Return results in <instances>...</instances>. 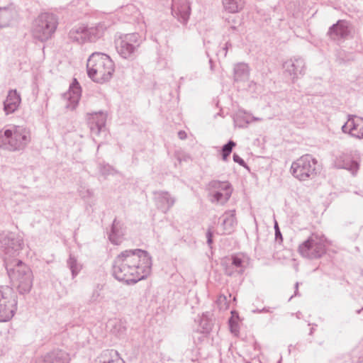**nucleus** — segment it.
I'll use <instances>...</instances> for the list:
<instances>
[{"label":"nucleus","instance_id":"473e14b6","mask_svg":"<svg viewBox=\"0 0 363 363\" xmlns=\"http://www.w3.org/2000/svg\"><path fill=\"white\" fill-rule=\"evenodd\" d=\"M236 145V143L230 140L226 144H225L221 149L222 159L224 161H227L228 157L232 152L233 148Z\"/></svg>","mask_w":363,"mask_h":363},{"label":"nucleus","instance_id":"4be33fe9","mask_svg":"<svg viewBox=\"0 0 363 363\" xmlns=\"http://www.w3.org/2000/svg\"><path fill=\"white\" fill-rule=\"evenodd\" d=\"M69 39L79 44L89 40L88 28L84 25L73 27L68 33Z\"/></svg>","mask_w":363,"mask_h":363},{"label":"nucleus","instance_id":"a211bd4d","mask_svg":"<svg viewBox=\"0 0 363 363\" xmlns=\"http://www.w3.org/2000/svg\"><path fill=\"white\" fill-rule=\"evenodd\" d=\"M350 30L347 22L343 20H339L336 23L331 26L328 30V35L334 40L346 38L349 35Z\"/></svg>","mask_w":363,"mask_h":363},{"label":"nucleus","instance_id":"aec40b11","mask_svg":"<svg viewBox=\"0 0 363 363\" xmlns=\"http://www.w3.org/2000/svg\"><path fill=\"white\" fill-rule=\"evenodd\" d=\"M334 165L338 169H345L354 175L359 167L357 162L350 160L349 157L345 154H342L336 157Z\"/></svg>","mask_w":363,"mask_h":363},{"label":"nucleus","instance_id":"f257e3e1","mask_svg":"<svg viewBox=\"0 0 363 363\" xmlns=\"http://www.w3.org/2000/svg\"><path fill=\"white\" fill-rule=\"evenodd\" d=\"M152 257L141 249L121 252L113 263V275L121 281L136 283L145 279L151 272Z\"/></svg>","mask_w":363,"mask_h":363},{"label":"nucleus","instance_id":"58836bf2","mask_svg":"<svg viewBox=\"0 0 363 363\" xmlns=\"http://www.w3.org/2000/svg\"><path fill=\"white\" fill-rule=\"evenodd\" d=\"M274 229H275L276 240H278L279 239H280L281 240H282V235H281V233L279 230V228L277 222H275V224H274Z\"/></svg>","mask_w":363,"mask_h":363},{"label":"nucleus","instance_id":"393cba45","mask_svg":"<svg viewBox=\"0 0 363 363\" xmlns=\"http://www.w3.org/2000/svg\"><path fill=\"white\" fill-rule=\"evenodd\" d=\"M221 218L223 219L222 226L223 228V233H230L236 224L235 211L225 212Z\"/></svg>","mask_w":363,"mask_h":363},{"label":"nucleus","instance_id":"3c124183","mask_svg":"<svg viewBox=\"0 0 363 363\" xmlns=\"http://www.w3.org/2000/svg\"><path fill=\"white\" fill-rule=\"evenodd\" d=\"M254 120H255V121H259V118H254Z\"/></svg>","mask_w":363,"mask_h":363},{"label":"nucleus","instance_id":"c756f323","mask_svg":"<svg viewBox=\"0 0 363 363\" xmlns=\"http://www.w3.org/2000/svg\"><path fill=\"white\" fill-rule=\"evenodd\" d=\"M106 29V26L104 23H98L95 27L88 28L89 40L95 41L98 38H101Z\"/></svg>","mask_w":363,"mask_h":363},{"label":"nucleus","instance_id":"4468645a","mask_svg":"<svg viewBox=\"0 0 363 363\" xmlns=\"http://www.w3.org/2000/svg\"><path fill=\"white\" fill-rule=\"evenodd\" d=\"M106 114L101 111L91 114L88 124L93 137L99 136L101 133L106 131Z\"/></svg>","mask_w":363,"mask_h":363},{"label":"nucleus","instance_id":"39448f33","mask_svg":"<svg viewBox=\"0 0 363 363\" xmlns=\"http://www.w3.org/2000/svg\"><path fill=\"white\" fill-rule=\"evenodd\" d=\"M58 25L57 16L51 13L39 14L32 26V33L35 39L45 42L52 38Z\"/></svg>","mask_w":363,"mask_h":363},{"label":"nucleus","instance_id":"ddd939ff","mask_svg":"<svg viewBox=\"0 0 363 363\" xmlns=\"http://www.w3.org/2000/svg\"><path fill=\"white\" fill-rule=\"evenodd\" d=\"M172 13L183 24H186L191 13V7L187 0H172Z\"/></svg>","mask_w":363,"mask_h":363},{"label":"nucleus","instance_id":"72a5a7b5","mask_svg":"<svg viewBox=\"0 0 363 363\" xmlns=\"http://www.w3.org/2000/svg\"><path fill=\"white\" fill-rule=\"evenodd\" d=\"M229 28L233 31L239 32L241 28V21L235 16L230 17L228 21Z\"/></svg>","mask_w":363,"mask_h":363},{"label":"nucleus","instance_id":"49530a36","mask_svg":"<svg viewBox=\"0 0 363 363\" xmlns=\"http://www.w3.org/2000/svg\"><path fill=\"white\" fill-rule=\"evenodd\" d=\"M359 362H363V355L362 357H359Z\"/></svg>","mask_w":363,"mask_h":363},{"label":"nucleus","instance_id":"f03ea898","mask_svg":"<svg viewBox=\"0 0 363 363\" xmlns=\"http://www.w3.org/2000/svg\"><path fill=\"white\" fill-rule=\"evenodd\" d=\"M88 76L97 83L108 81L114 72V63L106 54L93 53L86 64Z\"/></svg>","mask_w":363,"mask_h":363},{"label":"nucleus","instance_id":"f8f14e48","mask_svg":"<svg viewBox=\"0 0 363 363\" xmlns=\"http://www.w3.org/2000/svg\"><path fill=\"white\" fill-rule=\"evenodd\" d=\"M82 89L77 79H74L69 86L67 92L62 94V98L67 101L65 108L69 110H74L78 105L81 97Z\"/></svg>","mask_w":363,"mask_h":363},{"label":"nucleus","instance_id":"c85d7f7f","mask_svg":"<svg viewBox=\"0 0 363 363\" xmlns=\"http://www.w3.org/2000/svg\"><path fill=\"white\" fill-rule=\"evenodd\" d=\"M249 67L245 63H239L234 68V79L235 81H245L249 77Z\"/></svg>","mask_w":363,"mask_h":363},{"label":"nucleus","instance_id":"37998d69","mask_svg":"<svg viewBox=\"0 0 363 363\" xmlns=\"http://www.w3.org/2000/svg\"><path fill=\"white\" fill-rule=\"evenodd\" d=\"M228 45H230V44H229L228 43H227L225 44V47L223 48V50H225V56L227 54V50L228 48H229V46Z\"/></svg>","mask_w":363,"mask_h":363},{"label":"nucleus","instance_id":"b1692460","mask_svg":"<svg viewBox=\"0 0 363 363\" xmlns=\"http://www.w3.org/2000/svg\"><path fill=\"white\" fill-rule=\"evenodd\" d=\"M96 363H125L124 361L118 357L117 351L106 350L96 359Z\"/></svg>","mask_w":363,"mask_h":363},{"label":"nucleus","instance_id":"9b49d317","mask_svg":"<svg viewBox=\"0 0 363 363\" xmlns=\"http://www.w3.org/2000/svg\"><path fill=\"white\" fill-rule=\"evenodd\" d=\"M225 274L228 277L242 274L245 270L244 257L241 255H233L222 262Z\"/></svg>","mask_w":363,"mask_h":363},{"label":"nucleus","instance_id":"20e7f679","mask_svg":"<svg viewBox=\"0 0 363 363\" xmlns=\"http://www.w3.org/2000/svg\"><path fill=\"white\" fill-rule=\"evenodd\" d=\"M30 142L28 132L23 128L12 126L0 131V147L10 151L23 150Z\"/></svg>","mask_w":363,"mask_h":363},{"label":"nucleus","instance_id":"e433bc0d","mask_svg":"<svg viewBox=\"0 0 363 363\" xmlns=\"http://www.w3.org/2000/svg\"><path fill=\"white\" fill-rule=\"evenodd\" d=\"M79 194L83 199H89L94 196V192L89 189H82L79 190Z\"/></svg>","mask_w":363,"mask_h":363},{"label":"nucleus","instance_id":"423d86ee","mask_svg":"<svg viewBox=\"0 0 363 363\" xmlns=\"http://www.w3.org/2000/svg\"><path fill=\"white\" fill-rule=\"evenodd\" d=\"M141 43V36L137 33L121 35L115 40L117 52L121 57L128 60L135 58Z\"/></svg>","mask_w":363,"mask_h":363},{"label":"nucleus","instance_id":"603ef678","mask_svg":"<svg viewBox=\"0 0 363 363\" xmlns=\"http://www.w3.org/2000/svg\"><path fill=\"white\" fill-rule=\"evenodd\" d=\"M118 324V326L121 327V324L120 323H117Z\"/></svg>","mask_w":363,"mask_h":363},{"label":"nucleus","instance_id":"864d4df0","mask_svg":"<svg viewBox=\"0 0 363 363\" xmlns=\"http://www.w3.org/2000/svg\"><path fill=\"white\" fill-rule=\"evenodd\" d=\"M100 146H101V145L99 144V145H98L97 150H99V148L100 147Z\"/></svg>","mask_w":363,"mask_h":363},{"label":"nucleus","instance_id":"2f4dec72","mask_svg":"<svg viewBox=\"0 0 363 363\" xmlns=\"http://www.w3.org/2000/svg\"><path fill=\"white\" fill-rule=\"evenodd\" d=\"M67 266L71 270L72 278H74L82 269V265L77 262V259L72 255L67 262Z\"/></svg>","mask_w":363,"mask_h":363},{"label":"nucleus","instance_id":"dca6fc26","mask_svg":"<svg viewBox=\"0 0 363 363\" xmlns=\"http://www.w3.org/2000/svg\"><path fill=\"white\" fill-rule=\"evenodd\" d=\"M283 67L293 79L298 77V74H303L305 72V62L301 57L291 59L284 62Z\"/></svg>","mask_w":363,"mask_h":363},{"label":"nucleus","instance_id":"1a4fd4ad","mask_svg":"<svg viewBox=\"0 0 363 363\" xmlns=\"http://www.w3.org/2000/svg\"><path fill=\"white\" fill-rule=\"evenodd\" d=\"M17 309V301L13 294L12 289L0 286V322L11 319Z\"/></svg>","mask_w":363,"mask_h":363},{"label":"nucleus","instance_id":"4c0bfd02","mask_svg":"<svg viewBox=\"0 0 363 363\" xmlns=\"http://www.w3.org/2000/svg\"><path fill=\"white\" fill-rule=\"evenodd\" d=\"M233 157V161L235 162L238 163L240 166L247 167V166L246 163L245 162V161L243 160V159H242L238 155H237L236 153H234Z\"/></svg>","mask_w":363,"mask_h":363},{"label":"nucleus","instance_id":"412c9836","mask_svg":"<svg viewBox=\"0 0 363 363\" xmlns=\"http://www.w3.org/2000/svg\"><path fill=\"white\" fill-rule=\"evenodd\" d=\"M124 235L125 228L123 224L115 218L108 233L109 240L114 245H119L122 242Z\"/></svg>","mask_w":363,"mask_h":363},{"label":"nucleus","instance_id":"c03bdc74","mask_svg":"<svg viewBox=\"0 0 363 363\" xmlns=\"http://www.w3.org/2000/svg\"><path fill=\"white\" fill-rule=\"evenodd\" d=\"M298 282H296V286H295V287H296L295 295H296V296L297 295V293H298Z\"/></svg>","mask_w":363,"mask_h":363},{"label":"nucleus","instance_id":"7ed1b4c3","mask_svg":"<svg viewBox=\"0 0 363 363\" xmlns=\"http://www.w3.org/2000/svg\"><path fill=\"white\" fill-rule=\"evenodd\" d=\"M5 265L9 278L17 286L20 294L28 293L33 286L31 269L21 260L5 258Z\"/></svg>","mask_w":363,"mask_h":363},{"label":"nucleus","instance_id":"2eb2a0df","mask_svg":"<svg viewBox=\"0 0 363 363\" xmlns=\"http://www.w3.org/2000/svg\"><path fill=\"white\" fill-rule=\"evenodd\" d=\"M155 202L157 208L166 213L174 204L176 199L168 191H159L154 192Z\"/></svg>","mask_w":363,"mask_h":363},{"label":"nucleus","instance_id":"79ce46f5","mask_svg":"<svg viewBox=\"0 0 363 363\" xmlns=\"http://www.w3.org/2000/svg\"><path fill=\"white\" fill-rule=\"evenodd\" d=\"M218 301H226V297L225 296H223V295H221V296H219Z\"/></svg>","mask_w":363,"mask_h":363},{"label":"nucleus","instance_id":"0eeeda50","mask_svg":"<svg viewBox=\"0 0 363 363\" xmlns=\"http://www.w3.org/2000/svg\"><path fill=\"white\" fill-rule=\"evenodd\" d=\"M298 252L303 257L310 259L321 257L326 252V238L323 235L312 234L299 245Z\"/></svg>","mask_w":363,"mask_h":363},{"label":"nucleus","instance_id":"a878e982","mask_svg":"<svg viewBox=\"0 0 363 363\" xmlns=\"http://www.w3.org/2000/svg\"><path fill=\"white\" fill-rule=\"evenodd\" d=\"M351 136L357 139H363V118L352 115L350 128Z\"/></svg>","mask_w":363,"mask_h":363},{"label":"nucleus","instance_id":"7c9ffc66","mask_svg":"<svg viewBox=\"0 0 363 363\" xmlns=\"http://www.w3.org/2000/svg\"><path fill=\"white\" fill-rule=\"evenodd\" d=\"M208 189L211 191H225L232 189L231 185L228 182H220L218 180H213L208 184Z\"/></svg>","mask_w":363,"mask_h":363},{"label":"nucleus","instance_id":"a19ab883","mask_svg":"<svg viewBox=\"0 0 363 363\" xmlns=\"http://www.w3.org/2000/svg\"><path fill=\"white\" fill-rule=\"evenodd\" d=\"M178 137L181 139V140H184L187 137V135H186V133L184 131V130H179L178 132Z\"/></svg>","mask_w":363,"mask_h":363},{"label":"nucleus","instance_id":"f3484780","mask_svg":"<svg viewBox=\"0 0 363 363\" xmlns=\"http://www.w3.org/2000/svg\"><path fill=\"white\" fill-rule=\"evenodd\" d=\"M69 354L62 350H55L37 358L33 363H69Z\"/></svg>","mask_w":363,"mask_h":363},{"label":"nucleus","instance_id":"c9c22d12","mask_svg":"<svg viewBox=\"0 0 363 363\" xmlns=\"http://www.w3.org/2000/svg\"><path fill=\"white\" fill-rule=\"evenodd\" d=\"M352 121V115H348L347 122L342 126V131L344 133L349 134L350 136H351V132H352V130H350Z\"/></svg>","mask_w":363,"mask_h":363},{"label":"nucleus","instance_id":"de8ad7c7","mask_svg":"<svg viewBox=\"0 0 363 363\" xmlns=\"http://www.w3.org/2000/svg\"><path fill=\"white\" fill-rule=\"evenodd\" d=\"M253 312H254V313H255V312H258V313H260V312H262V311H261V310H259V309H257V311H253Z\"/></svg>","mask_w":363,"mask_h":363},{"label":"nucleus","instance_id":"f704fd0d","mask_svg":"<svg viewBox=\"0 0 363 363\" xmlns=\"http://www.w3.org/2000/svg\"><path fill=\"white\" fill-rule=\"evenodd\" d=\"M99 172L101 175L107 177L115 173V169L108 164H99Z\"/></svg>","mask_w":363,"mask_h":363},{"label":"nucleus","instance_id":"8fccbe9b","mask_svg":"<svg viewBox=\"0 0 363 363\" xmlns=\"http://www.w3.org/2000/svg\"><path fill=\"white\" fill-rule=\"evenodd\" d=\"M296 316H297V318H299V317H300L299 313H296Z\"/></svg>","mask_w":363,"mask_h":363},{"label":"nucleus","instance_id":"cd10ccee","mask_svg":"<svg viewBox=\"0 0 363 363\" xmlns=\"http://www.w3.org/2000/svg\"><path fill=\"white\" fill-rule=\"evenodd\" d=\"M245 0H223L225 10L230 13H237L242 10L245 6Z\"/></svg>","mask_w":363,"mask_h":363},{"label":"nucleus","instance_id":"6ab92c4d","mask_svg":"<svg viewBox=\"0 0 363 363\" xmlns=\"http://www.w3.org/2000/svg\"><path fill=\"white\" fill-rule=\"evenodd\" d=\"M21 96L17 91L16 89L10 90L4 102V110L6 112V114L8 115L13 113L16 111L21 104Z\"/></svg>","mask_w":363,"mask_h":363},{"label":"nucleus","instance_id":"bb28decb","mask_svg":"<svg viewBox=\"0 0 363 363\" xmlns=\"http://www.w3.org/2000/svg\"><path fill=\"white\" fill-rule=\"evenodd\" d=\"M233 189H228L225 191H215L210 193L211 196V201L212 203H218L225 204L230 198Z\"/></svg>","mask_w":363,"mask_h":363},{"label":"nucleus","instance_id":"a18cd8bd","mask_svg":"<svg viewBox=\"0 0 363 363\" xmlns=\"http://www.w3.org/2000/svg\"><path fill=\"white\" fill-rule=\"evenodd\" d=\"M262 312L263 313H268L269 312V310L266 308H263L262 310H261Z\"/></svg>","mask_w":363,"mask_h":363},{"label":"nucleus","instance_id":"ea45409f","mask_svg":"<svg viewBox=\"0 0 363 363\" xmlns=\"http://www.w3.org/2000/svg\"><path fill=\"white\" fill-rule=\"evenodd\" d=\"M206 238H207V243L208 245H211L213 242V233L211 230V229H208L206 233Z\"/></svg>","mask_w":363,"mask_h":363},{"label":"nucleus","instance_id":"09e8293b","mask_svg":"<svg viewBox=\"0 0 363 363\" xmlns=\"http://www.w3.org/2000/svg\"><path fill=\"white\" fill-rule=\"evenodd\" d=\"M313 333V328H311L310 335H312Z\"/></svg>","mask_w":363,"mask_h":363},{"label":"nucleus","instance_id":"5701e85b","mask_svg":"<svg viewBox=\"0 0 363 363\" xmlns=\"http://www.w3.org/2000/svg\"><path fill=\"white\" fill-rule=\"evenodd\" d=\"M16 16V11L12 5L0 8V28L9 26Z\"/></svg>","mask_w":363,"mask_h":363},{"label":"nucleus","instance_id":"9d476101","mask_svg":"<svg viewBox=\"0 0 363 363\" xmlns=\"http://www.w3.org/2000/svg\"><path fill=\"white\" fill-rule=\"evenodd\" d=\"M23 238L18 234L4 231L0 233V247L9 257H15L22 250Z\"/></svg>","mask_w":363,"mask_h":363},{"label":"nucleus","instance_id":"6e6552de","mask_svg":"<svg viewBox=\"0 0 363 363\" xmlns=\"http://www.w3.org/2000/svg\"><path fill=\"white\" fill-rule=\"evenodd\" d=\"M316 159L312 155L306 154L296 161L291 166L292 175L300 181H306L309 178H313L317 174Z\"/></svg>","mask_w":363,"mask_h":363}]
</instances>
